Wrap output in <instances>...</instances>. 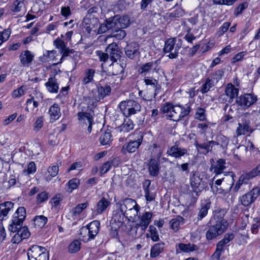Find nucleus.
<instances>
[{
  "label": "nucleus",
  "mask_w": 260,
  "mask_h": 260,
  "mask_svg": "<svg viewBox=\"0 0 260 260\" xmlns=\"http://www.w3.org/2000/svg\"><path fill=\"white\" fill-rule=\"evenodd\" d=\"M252 129L250 126V121L244 120L242 123H238L235 134L238 137L244 135L247 133H252Z\"/></svg>",
  "instance_id": "obj_18"
},
{
  "label": "nucleus",
  "mask_w": 260,
  "mask_h": 260,
  "mask_svg": "<svg viewBox=\"0 0 260 260\" xmlns=\"http://www.w3.org/2000/svg\"><path fill=\"white\" fill-rule=\"evenodd\" d=\"M34 224L36 227H43L48 221V219L44 215L36 216L34 218Z\"/></svg>",
  "instance_id": "obj_36"
},
{
  "label": "nucleus",
  "mask_w": 260,
  "mask_h": 260,
  "mask_svg": "<svg viewBox=\"0 0 260 260\" xmlns=\"http://www.w3.org/2000/svg\"><path fill=\"white\" fill-rule=\"evenodd\" d=\"M198 249L196 245L191 243L184 244L179 243L176 251L177 253L180 252H190Z\"/></svg>",
  "instance_id": "obj_29"
},
{
  "label": "nucleus",
  "mask_w": 260,
  "mask_h": 260,
  "mask_svg": "<svg viewBox=\"0 0 260 260\" xmlns=\"http://www.w3.org/2000/svg\"><path fill=\"white\" fill-rule=\"evenodd\" d=\"M215 85L214 83L210 78H208L205 82L202 85L200 88V91L202 93L207 92L210 89Z\"/></svg>",
  "instance_id": "obj_40"
},
{
  "label": "nucleus",
  "mask_w": 260,
  "mask_h": 260,
  "mask_svg": "<svg viewBox=\"0 0 260 260\" xmlns=\"http://www.w3.org/2000/svg\"><path fill=\"white\" fill-rule=\"evenodd\" d=\"M80 184V180L78 178H73L68 182L67 191L71 192L74 189H76Z\"/></svg>",
  "instance_id": "obj_53"
},
{
  "label": "nucleus",
  "mask_w": 260,
  "mask_h": 260,
  "mask_svg": "<svg viewBox=\"0 0 260 260\" xmlns=\"http://www.w3.org/2000/svg\"><path fill=\"white\" fill-rule=\"evenodd\" d=\"M250 179L249 176L247 173L243 174L239 178V180L237 182L236 185L235 186L234 188V190L235 192H237L238 191L239 188H240L242 184H243L244 183L246 182V181Z\"/></svg>",
  "instance_id": "obj_46"
},
{
  "label": "nucleus",
  "mask_w": 260,
  "mask_h": 260,
  "mask_svg": "<svg viewBox=\"0 0 260 260\" xmlns=\"http://www.w3.org/2000/svg\"><path fill=\"white\" fill-rule=\"evenodd\" d=\"M11 32L9 29H5L2 32H0V45L4 42L8 40L10 37Z\"/></svg>",
  "instance_id": "obj_62"
},
{
  "label": "nucleus",
  "mask_w": 260,
  "mask_h": 260,
  "mask_svg": "<svg viewBox=\"0 0 260 260\" xmlns=\"http://www.w3.org/2000/svg\"><path fill=\"white\" fill-rule=\"evenodd\" d=\"M113 72L112 75H117L123 72L124 68L123 66L118 63L112 64Z\"/></svg>",
  "instance_id": "obj_56"
},
{
  "label": "nucleus",
  "mask_w": 260,
  "mask_h": 260,
  "mask_svg": "<svg viewBox=\"0 0 260 260\" xmlns=\"http://www.w3.org/2000/svg\"><path fill=\"white\" fill-rule=\"evenodd\" d=\"M257 100V96L253 93H246L240 95L237 100L239 106L242 109H246L254 104Z\"/></svg>",
  "instance_id": "obj_8"
},
{
  "label": "nucleus",
  "mask_w": 260,
  "mask_h": 260,
  "mask_svg": "<svg viewBox=\"0 0 260 260\" xmlns=\"http://www.w3.org/2000/svg\"><path fill=\"white\" fill-rule=\"evenodd\" d=\"M26 212L23 207H19L16 210L14 219L9 226L10 231L15 233L11 239V242L14 244H18L23 239L29 237L30 233L27 226H22L23 222L25 218Z\"/></svg>",
  "instance_id": "obj_1"
},
{
  "label": "nucleus",
  "mask_w": 260,
  "mask_h": 260,
  "mask_svg": "<svg viewBox=\"0 0 260 260\" xmlns=\"http://www.w3.org/2000/svg\"><path fill=\"white\" fill-rule=\"evenodd\" d=\"M223 74V72L221 70L216 71L214 73L212 74L210 77V79H212L213 83L216 84L220 79H221Z\"/></svg>",
  "instance_id": "obj_57"
},
{
  "label": "nucleus",
  "mask_w": 260,
  "mask_h": 260,
  "mask_svg": "<svg viewBox=\"0 0 260 260\" xmlns=\"http://www.w3.org/2000/svg\"><path fill=\"white\" fill-rule=\"evenodd\" d=\"M209 229L206 233V238L207 240H211L216 238L217 236L222 234L225 231L224 225L221 224H211Z\"/></svg>",
  "instance_id": "obj_10"
},
{
  "label": "nucleus",
  "mask_w": 260,
  "mask_h": 260,
  "mask_svg": "<svg viewBox=\"0 0 260 260\" xmlns=\"http://www.w3.org/2000/svg\"><path fill=\"white\" fill-rule=\"evenodd\" d=\"M134 124L133 121L127 117L124 119L123 123L117 129L121 133H128L134 128Z\"/></svg>",
  "instance_id": "obj_31"
},
{
  "label": "nucleus",
  "mask_w": 260,
  "mask_h": 260,
  "mask_svg": "<svg viewBox=\"0 0 260 260\" xmlns=\"http://www.w3.org/2000/svg\"><path fill=\"white\" fill-rule=\"evenodd\" d=\"M74 9L73 6L66 5L61 8V14L63 16H69L73 15L74 14Z\"/></svg>",
  "instance_id": "obj_54"
},
{
  "label": "nucleus",
  "mask_w": 260,
  "mask_h": 260,
  "mask_svg": "<svg viewBox=\"0 0 260 260\" xmlns=\"http://www.w3.org/2000/svg\"><path fill=\"white\" fill-rule=\"evenodd\" d=\"M161 111L168 119L178 121L189 114L190 108L187 105L183 106L166 103L162 105Z\"/></svg>",
  "instance_id": "obj_2"
},
{
  "label": "nucleus",
  "mask_w": 260,
  "mask_h": 260,
  "mask_svg": "<svg viewBox=\"0 0 260 260\" xmlns=\"http://www.w3.org/2000/svg\"><path fill=\"white\" fill-rule=\"evenodd\" d=\"M106 52L109 55V57L113 62L120 57L119 50L116 43H111L108 45L106 48Z\"/></svg>",
  "instance_id": "obj_17"
},
{
  "label": "nucleus",
  "mask_w": 260,
  "mask_h": 260,
  "mask_svg": "<svg viewBox=\"0 0 260 260\" xmlns=\"http://www.w3.org/2000/svg\"><path fill=\"white\" fill-rule=\"evenodd\" d=\"M100 226V222L98 220H94L86 226L93 239L99 233Z\"/></svg>",
  "instance_id": "obj_32"
},
{
  "label": "nucleus",
  "mask_w": 260,
  "mask_h": 260,
  "mask_svg": "<svg viewBox=\"0 0 260 260\" xmlns=\"http://www.w3.org/2000/svg\"><path fill=\"white\" fill-rule=\"evenodd\" d=\"M119 107L123 114L126 117L136 114L141 109V106L138 102L131 100L122 101L120 103Z\"/></svg>",
  "instance_id": "obj_3"
},
{
  "label": "nucleus",
  "mask_w": 260,
  "mask_h": 260,
  "mask_svg": "<svg viewBox=\"0 0 260 260\" xmlns=\"http://www.w3.org/2000/svg\"><path fill=\"white\" fill-rule=\"evenodd\" d=\"M196 149L199 151L200 150H204L203 153H208L211 150V149L209 148L207 143H203L199 144L197 142H196L194 143Z\"/></svg>",
  "instance_id": "obj_55"
},
{
  "label": "nucleus",
  "mask_w": 260,
  "mask_h": 260,
  "mask_svg": "<svg viewBox=\"0 0 260 260\" xmlns=\"http://www.w3.org/2000/svg\"><path fill=\"white\" fill-rule=\"evenodd\" d=\"M35 55L29 50H25L20 54L19 56L21 63L23 66H28L34 60Z\"/></svg>",
  "instance_id": "obj_20"
},
{
  "label": "nucleus",
  "mask_w": 260,
  "mask_h": 260,
  "mask_svg": "<svg viewBox=\"0 0 260 260\" xmlns=\"http://www.w3.org/2000/svg\"><path fill=\"white\" fill-rule=\"evenodd\" d=\"M110 202L105 198H102L98 202L95 207L96 214H101L105 212L110 205Z\"/></svg>",
  "instance_id": "obj_25"
},
{
  "label": "nucleus",
  "mask_w": 260,
  "mask_h": 260,
  "mask_svg": "<svg viewBox=\"0 0 260 260\" xmlns=\"http://www.w3.org/2000/svg\"><path fill=\"white\" fill-rule=\"evenodd\" d=\"M80 235L82 240L85 242L93 239L91 238L90 233L86 226H83L80 229Z\"/></svg>",
  "instance_id": "obj_48"
},
{
  "label": "nucleus",
  "mask_w": 260,
  "mask_h": 260,
  "mask_svg": "<svg viewBox=\"0 0 260 260\" xmlns=\"http://www.w3.org/2000/svg\"><path fill=\"white\" fill-rule=\"evenodd\" d=\"M239 90L232 84H229L225 88V93L229 98V102L231 103L238 94Z\"/></svg>",
  "instance_id": "obj_30"
},
{
  "label": "nucleus",
  "mask_w": 260,
  "mask_h": 260,
  "mask_svg": "<svg viewBox=\"0 0 260 260\" xmlns=\"http://www.w3.org/2000/svg\"><path fill=\"white\" fill-rule=\"evenodd\" d=\"M115 18L116 17H109L108 19H106L105 22L102 23L99 28V33H104L110 29L116 31L115 23H114V18Z\"/></svg>",
  "instance_id": "obj_19"
},
{
  "label": "nucleus",
  "mask_w": 260,
  "mask_h": 260,
  "mask_svg": "<svg viewBox=\"0 0 260 260\" xmlns=\"http://www.w3.org/2000/svg\"><path fill=\"white\" fill-rule=\"evenodd\" d=\"M234 238V235L233 233L226 234L224 235V238L221 240L219 241L216 245L223 249L225 245L230 242L231 240H232Z\"/></svg>",
  "instance_id": "obj_39"
},
{
  "label": "nucleus",
  "mask_w": 260,
  "mask_h": 260,
  "mask_svg": "<svg viewBox=\"0 0 260 260\" xmlns=\"http://www.w3.org/2000/svg\"><path fill=\"white\" fill-rule=\"evenodd\" d=\"M164 243H158L155 244L151 249L150 256L151 257H156L163 250Z\"/></svg>",
  "instance_id": "obj_35"
},
{
  "label": "nucleus",
  "mask_w": 260,
  "mask_h": 260,
  "mask_svg": "<svg viewBox=\"0 0 260 260\" xmlns=\"http://www.w3.org/2000/svg\"><path fill=\"white\" fill-rule=\"evenodd\" d=\"M14 203L12 202H5L0 204V220H3L9 212L13 209Z\"/></svg>",
  "instance_id": "obj_28"
},
{
  "label": "nucleus",
  "mask_w": 260,
  "mask_h": 260,
  "mask_svg": "<svg viewBox=\"0 0 260 260\" xmlns=\"http://www.w3.org/2000/svg\"><path fill=\"white\" fill-rule=\"evenodd\" d=\"M159 60L148 62L142 64L138 70L140 75L144 77L154 76V74H157L159 70L158 64Z\"/></svg>",
  "instance_id": "obj_5"
},
{
  "label": "nucleus",
  "mask_w": 260,
  "mask_h": 260,
  "mask_svg": "<svg viewBox=\"0 0 260 260\" xmlns=\"http://www.w3.org/2000/svg\"><path fill=\"white\" fill-rule=\"evenodd\" d=\"M111 137L110 132H104L100 138L101 144L103 145H109L112 141Z\"/></svg>",
  "instance_id": "obj_44"
},
{
  "label": "nucleus",
  "mask_w": 260,
  "mask_h": 260,
  "mask_svg": "<svg viewBox=\"0 0 260 260\" xmlns=\"http://www.w3.org/2000/svg\"><path fill=\"white\" fill-rule=\"evenodd\" d=\"M36 171V164L34 161L30 162L27 167V169L23 171L25 175H27L31 174H34Z\"/></svg>",
  "instance_id": "obj_58"
},
{
  "label": "nucleus",
  "mask_w": 260,
  "mask_h": 260,
  "mask_svg": "<svg viewBox=\"0 0 260 260\" xmlns=\"http://www.w3.org/2000/svg\"><path fill=\"white\" fill-rule=\"evenodd\" d=\"M59 168L57 165L49 167L47 169L49 175L46 177L47 181H50L52 177H55L58 173Z\"/></svg>",
  "instance_id": "obj_43"
},
{
  "label": "nucleus",
  "mask_w": 260,
  "mask_h": 260,
  "mask_svg": "<svg viewBox=\"0 0 260 260\" xmlns=\"http://www.w3.org/2000/svg\"><path fill=\"white\" fill-rule=\"evenodd\" d=\"M183 218L181 216L172 219L170 221V224L171 229L176 232L179 230V226L181 223H183Z\"/></svg>",
  "instance_id": "obj_38"
},
{
  "label": "nucleus",
  "mask_w": 260,
  "mask_h": 260,
  "mask_svg": "<svg viewBox=\"0 0 260 260\" xmlns=\"http://www.w3.org/2000/svg\"><path fill=\"white\" fill-rule=\"evenodd\" d=\"M48 113L50 116V121L52 123L58 119L61 114L60 108L57 104H54L50 107Z\"/></svg>",
  "instance_id": "obj_21"
},
{
  "label": "nucleus",
  "mask_w": 260,
  "mask_h": 260,
  "mask_svg": "<svg viewBox=\"0 0 260 260\" xmlns=\"http://www.w3.org/2000/svg\"><path fill=\"white\" fill-rule=\"evenodd\" d=\"M116 31L119 29L127 27L131 24L129 17H116L114 18Z\"/></svg>",
  "instance_id": "obj_27"
},
{
  "label": "nucleus",
  "mask_w": 260,
  "mask_h": 260,
  "mask_svg": "<svg viewBox=\"0 0 260 260\" xmlns=\"http://www.w3.org/2000/svg\"><path fill=\"white\" fill-rule=\"evenodd\" d=\"M139 209L140 207L139 205H138L137 207H136L133 209L127 211V212L124 213V216H125L126 217L128 218L129 220H134L138 216V214L139 213Z\"/></svg>",
  "instance_id": "obj_37"
},
{
  "label": "nucleus",
  "mask_w": 260,
  "mask_h": 260,
  "mask_svg": "<svg viewBox=\"0 0 260 260\" xmlns=\"http://www.w3.org/2000/svg\"><path fill=\"white\" fill-rule=\"evenodd\" d=\"M195 118L202 121L206 120L207 118L205 108H197L196 110Z\"/></svg>",
  "instance_id": "obj_45"
},
{
  "label": "nucleus",
  "mask_w": 260,
  "mask_h": 260,
  "mask_svg": "<svg viewBox=\"0 0 260 260\" xmlns=\"http://www.w3.org/2000/svg\"><path fill=\"white\" fill-rule=\"evenodd\" d=\"M180 47L176 45V40L170 38L166 41L164 50L166 53H170L168 56L171 58H176L178 56Z\"/></svg>",
  "instance_id": "obj_9"
},
{
  "label": "nucleus",
  "mask_w": 260,
  "mask_h": 260,
  "mask_svg": "<svg viewBox=\"0 0 260 260\" xmlns=\"http://www.w3.org/2000/svg\"><path fill=\"white\" fill-rule=\"evenodd\" d=\"M95 70L93 69H87L85 70L82 78V83L86 85L94 81Z\"/></svg>",
  "instance_id": "obj_23"
},
{
  "label": "nucleus",
  "mask_w": 260,
  "mask_h": 260,
  "mask_svg": "<svg viewBox=\"0 0 260 260\" xmlns=\"http://www.w3.org/2000/svg\"><path fill=\"white\" fill-rule=\"evenodd\" d=\"M226 181V182H229V186L225 188L222 189L221 188H219L218 187H216V190H214V188L213 186H211V188L213 190V191L214 192L215 191L217 193H222V194H226L231 190L232 186L234 184V178H233V175H232L229 177H228L225 179L222 178V179H219L215 181V184L217 185V186H220L222 181Z\"/></svg>",
  "instance_id": "obj_13"
},
{
  "label": "nucleus",
  "mask_w": 260,
  "mask_h": 260,
  "mask_svg": "<svg viewBox=\"0 0 260 260\" xmlns=\"http://www.w3.org/2000/svg\"><path fill=\"white\" fill-rule=\"evenodd\" d=\"M260 192V188H253L249 192L243 195L240 199L241 204L244 206L250 205L258 196Z\"/></svg>",
  "instance_id": "obj_12"
},
{
  "label": "nucleus",
  "mask_w": 260,
  "mask_h": 260,
  "mask_svg": "<svg viewBox=\"0 0 260 260\" xmlns=\"http://www.w3.org/2000/svg\"><path fill=\"white\" fill-rule=\"evenodd\" d=\"M132 45H128L125 48L126 55L130 58L133 59L139 54L136 47L132 48Z\"/></svg>",
  "instance_id": "obj_42"
},
{
  "label": "nucleus",
  "mask_w": 260,
  "mask_h": 260,
  "mask_svg": "<svg viewBox=\"0 0 260 260\" xmlns=\"http://www.w3.org/2000/svg\"><path fill=\"white\" fill-rule=\"evenodd\" d=\"M119 209L123 216L127 211H129L138 205L136 202L132 199H126L122 203H118Z\"/></svg>",
  "instance_id": "obj_15"
},
{
  "label": "nucleus",
  "mask_w": 260,
  "mask_h": 260,
  "mask_svg": "<svg viewBox=\"0 0 260 260\" xmlns=\"http://www.w3.org/2000/svg\"><path fill=\"white\" fill-rule=\"evenodd\" d=\"M137 136L135 140L131 141L128 143L125 144L122 148L121 151L122 153L125 154L126 153L135 152L141 144L143 139V134L141 132L136 134Z\"/></svg>",
  "instance_id": "obj_6"
},
{
  "label": "nucleus",
  "mask_w": 260,
  "mask_h": 260,
  "mask_svg": "<svg viewBox=\"0 0 260 260\" xmlns=\"http://www.w3.org/2000/svg\"><path fill=\"white\" fill-rule=\"evenodd\" d=\"M44 247L38 245H32L27 253L29 260H48L49 253L46 252Z\"/></svg>",
  "instance_id": "obj_4"
},
{
  "label": "nucleus",
  "mask_w": 260,
  "mask_h": 260,
  "mask_svg": "<svg viewBox=\"0 0 260 260\" xmlns=\"http://www.w3.org/2000/svg\"><path fill=\"white\" fill-rule=\"evenodd\" d=\"M225 213L226 211L223 209L215 210L213 212V217L211 219L209 223L215 224H222V225L223 224L224 228L226 229L228 226V222L226 219H224Z\"/></svg>",
  "instance_id": "obj_11"
},
{
  "label": "nucleus",
  "mask_w": 260,
  "mask_h": 260,
  "mask_svg": "<svg viewBox=\"0 0 260 260\" xmlns=\"http://www.w3.org/2000/svg\"><path fill=\"white\" fill-rule=\"evenodd\" d=\"M40 100H37L35 99L34 96H31L29 99H27L26 102V107L25 108V110L27 112L29 111L28 107L30 106L31 104H32V109L37 108L40 105Z\"/></svg>",
  "instance_id": "obj_52"
},
{
  "label": "nucleus",
  "mask_w": 260,
  "mask_h": 260,
  "mask_svg": "<svg viewBox=\"0 0 260 260\" xmlns=\"http://www.w3.org/2000/svg\"><path fill=\"white\" fill-rule=\"evenodd\" d=\"M78 120L83 125H87V131L89 133L91 132L92 125L93 124V118L91 114L89 113L79 112L78 113Z\"/></svg>",
  "instance_id": "obj_16"
},
{
  "label": "nucleus",
  "mask_w": 260,
  "mask_h": 260,
  "mask_svg": "<svg viewBox=\"0 0 260 260\" xmlns=\"http://www.w3.org/2000/svg\"><path fill=\"white\" fill-rule=\"evenodd\" d=\"M225 160L224 159H219L213 168L214 172L216 174H220L225 169Z\"/></svg>",
  "instance_id": "obj_41"
},
{
  "label": "nucleus",
  "mask_w": 260,
  "mask_h": 260,
  "mask_svg": "<svg viewBox=\"0 0 260 260\" xmlns=\"http://www.w3.org/2000/svg\"><path fill=\"white\" fill-rule=\"evenodd\" d=\"M144 192L147 201L151 202L155 200L156 194L154 192L151 191V189H145Z\"/></svg>",
  "instance_id": "obj_60"
},
{
  "label": "nucleus",
  "mask_w": 260,
  "mask_h": 260,
  "mask_svg": "<svg viewBox=\"0 0 260 260\" xmlns=\"http://www.w3.org/2000/svg\"><path fill=\"white\" fill-rule=\"evenodd\" d=\"M48 91L50 93H57L59 84L55 77H50L45 83Z\"/></svg>",
  "instance_id": "obj_24"
},
{
  "label": "nucleus",
  "mask_w": 260,
  "mask_h": 260,
  "mask_svg": "<svg viewBox=\"0 0 260 260\" xmlns=\"http://www.w3.org/2000/svg\"><path fill=\"white\" fill-rule=\"evenodd\" d=\"M88 206V202H85L84 203L78 204L72 210V214L74 216L79 215Z\"/></svg>",
  "instance_id": "obj_50"
},
{
  "label": "nucleus",
  "mask_w": 260,
  "mask_h": 260,
  "mask_svg": "<svg viewBox=\"0 0 260 260\" xmlns=\"http://www.w3.org/2000/svg\"><path fill=\"white\" fill-rule=\"evenodd\" d=\"M144 82L146 85L149 86L153 88H155L158 85V81L153 77V76L144 77Z\"/></svg>",
  "instance_id": "obj_47"
},
{
  "label": "nucleus",
  "mask_w": 260,
  "mask_h": 260,
  "mask_svg": "<svg viewBox=\"0 0 260 260\" xmlns=\"http://www.w3.org/2000/svg\"><path fill=\"white\" fill-rule=\"evenodd\" d=\"M152 217V213L149 212H145L141 216L140 220L138 224V225L140 226L142 230L145 231L150 223Z\"/></svg>",
  "instance_id": "obj_26"
},
{
  "label": "nucleus",
  "mask_w": 260,
  "mask_h": 260,
  "mask_svg": "<svg viewBox=\"0 0 260 260\" xmlns=\"http://www.w3.org/2000/svg\"><path fill=\"white\" fill-rule=\"evenodd\" d=\"M211 202L209 200L202 201L201 204V208L197 216L198 221L202 220L208 214V210L210 208Z\"/></svg>",
  "instance_id": "obj_22"
},
{
  "label": "nucleus",
  "mask_w": 260,
  "mask_h": 260,
  "mask_svg": "<svg viewBox=\"0 0 260 260\" xmlns=\"http://www.w3.org/2000/svg\"><path fill=\"white\" fill-rule=\"evenodd\" d=\"M223 249L216 245L215 251L211 257L210 260H219Z\"/></svg>",
  "instance_id": "obj_63"
},
{
  "label": "nucleus",
  "mask_w": 260,
  "mask_h": 260,
  "mask_svg": "<svg viewBox=\"0 0 260 260\" xmlns=\"http://www.w3.org/2000/svg\"><path fill=\"white\" fill-rule=\"evenodd\" d=\"M69 251L70 253H76L81 248V242L78 240H75L70 243L69 247Z\"/></svg>",
  "instance_id": "obj_49"
},
{
  "label": "nucleus",
  "mask_w": 260,
  "mask_h": 260,
  "mask_svg": "<svg viewBox=\"0 0 260 260\" xmlns=\"http://www.w3.org/2000/svg\"><path fill=\"white\" fill-rule=\"evenodd\" d=\"M111 91V87L109 85H105L104 86H99L98 88V92L99 100L103 99L104 97L108 95Z\"/></svg>",
  "instance_id": "obj_34"
},
{
  "label": "nucleus",
  "mask_w": 260,
  "mask_h": 260,
  "mask_svg": "<svg viewBox=\"0 0 260 260\" xmlns=\"http://www.w3.org/2000/svg\"><path fill=\"white\" fill-rule=\"evenodd\" d=\"M49 193L46 191H43L39 193L37 196V202L41 204L48 199Z\"/></svg>",
  "instance_id": "obj_59"
},
{
  "label": "nucleus",
  "mask_w": 260,
  "mask_h": 260,
  "mask_svg": "<svg viewBox=\"0 0 260 260\" xmlns=\"http://www.w3.org/2000/svg\"><path fill=\"white\" fill-rule=\"evenodd\" d=\"M167 154L175 158H180L186 154H188V150L186 148L179 146V145L175 144L170 148L167 151Z\"/></svg>",
  "instance_id": "obj_14"
},
{
  "label": "nucleus",
  "mask_w": 260,
  "mask_h": 260,
  "mask_svg": "<svg viewBox=\"0 0 260 260\" xmlns=\"http://www.w3.org/2000/svg\"><path fill=\"white\" fill-rule=\"evenodd\" d=\"M44 122L43 117L42 116L38 117L34 125V130L38 132L43 126Z\"/></svg>",
  "instance_id": "obj_61"
},
{
  "label": "nucleus",
  "mask_w": 260,
  "mask_h": 260,
  "mask_svg": "<svg viewBox=\"0 0 260 260\" xmlns=\"http://www.w3.org/2000/svg\"><path fill=\"white\" fill-rule=\"evenodd\" d=\"M24 86H21L19 88L14 90L12 94V96L14 98H18L24 94Z\"/></svg>",
  "instance_id": "obj_64"
},
{
  "label": "nucleus",
  "mask_w": 260,
  "mask_h": 260,
  "mask_svg": "<svg viewBox=\"0 0 260 260\" xmlns=\"http://www.w3.org/2000/svg\"><path fill=\"white\" fill-rule=\"evenodd\" d=\"M25 0H16L14 2L11 7V10L13 12H18L20 11L24 6Z\"/></svg>",
  "instance_id": "obj_51"
},
{
  "label": "nucleus",
  "mask_w": 260,
  "mask_h": 260,
  "mask_svg": "<svg viewBox=\"0 0 260 260\" xmlns=\"http://www.w3.org/2000/svg\"><path fill=\"white\" fill-rule=\"evenodd\" d=\"M149 170L150 174L153 176H157L159 172L158 161L151 159L149 162Z\"/></svg>",
  "instance_id": "obj_33"
},
{
  "label": "nucleus",
  "mask_w": 260,
  "mask_h": 260,
  "mask_svg": "<svg viewBox=\"0 0 260 260\" xmlns=\"http://www.w3.org/2000/svg\"><path fill=\"white\" fill-rule=\"evenodd\" d=\"M190 184L193 192L198 196L205 188V184L198 172H192L190 177Z\"/></svg>",
  "instance_id": "obj_7"
}]
</instances>
